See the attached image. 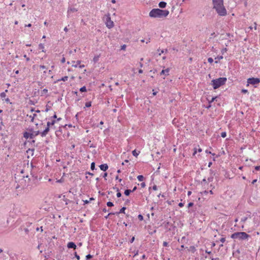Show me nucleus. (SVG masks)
<instances>
[{
  "mask_svg": "<svg viewBox=\"0 0 260 260\" xmlns=\"http://www.w3.org/2000/svg\"><path fill=\"white\" fill-rule=\"evenodd\" d=\"M213 8L215 9L217 14L221 16H224L227 14V11L223 5V0H212Z\"/></svg>",
  "mask_w": 260,
  "mask_h": 260,
  "instance_id": "obj_1",
  "label": "nucleus"
},
{
  "mask_svg": "<svg viewBox=\"0 0 260 260\" xmlns=\"http://www.w3.org/2000/svg\"><path fill=\"white\" fill-rule=\"evenodd\" d=\"M139 65H140V67L141 68H142V67H143V63H141V62H140V63H139Z\"/></svg>",
  "mask_w": 260,
  "mask_h": 260,
  "instance_id": "obj_59",
  "label": "nucleus"
},
{
  "mask_svg": "<svg viewBox=\"0 0 260 260\" xmlns=\"http://www.w3.org/2000/svg\"><path fill=\"white\" fill-rule=\"evenodd\" d=\"M178 206L180 207H182L184 206V204L182 203H179Z\"/></svg>",
  "mask_w": 260,
  "mask_h": 260,
  "instance_id": "obj_44",
  "label": "nucleus"
},
{
  "mask_svg": "<svg viewBox=\"0 0 260 260\" xmlns=\"http://www.w3.org/2000/svg\"><path fill=\"white\" fill-rule=\"evenodd\" d=\"M217 58H218L219 60H220L223 58V56H218L217 57ZM215 59H216V58Z\"/></svg>",
  "mask_w": 260,
  "mask_h": 260,
  "instance_id": "obj_45",
  "label": "nucleus"
},
{
  "mask_svg": "<svg viewBox=\"0 0 260 260\" xmlns=\"http://www.w3.org/2000/svg\"><path fill=\"white\" fill-rule=\"evenodd\" d=\"M197 149L195 148L194 150L193 155H194L197 153Z\"/></svg>",
  "mask_w": 260,
  "mask_h": 260,
  "instance_id": "obj_63",
  "label": "nucleus"
},
{
  "mask_svg": "<svg viewBox=\"0 0 260 260\" xmlns=\"http://www.w3.org/2000/svg\"><path fill=\"white\" fill-rule=\"evenodd\" d=\"M257 181L256 179L253 180L252 182V184H254Z\"/></svg>",
  "mask_w": 260,
  "mask_h": 260,
  "instance_id": "obj_56",
  "label": "nucleus"
},
{
  "mask_svg": "<svg viewBox=\"0 0 260 260\" xmlns=\"http://www.w3.org/2000/svg\"><path fill=\"white\" fill-rule=\"evenodd\" d=\"M137 189V187L135 186L134 187L133 189V190H131L132 192H134V191H135Z\"/></svg>",
  "mask_w": 260,
  "mask_h": 260,
  "instance_id": "obj_53",
  "label": "nucleus"
},
{
  "mask_svg": "<svg viewBox=\"0 0 260 260\" xmlns=\"http://www.w3.org/2000/svg\"><path fill=\"white\" fill-rule=\"evenodd\" d=\"M132 192V191L130 189H126L124 191V194L126 195V196H128L130 193Z\"/></svg>",
  "mask_w": 260,
  "mask_h": 260,
  "instance_id": "obj_21",
  "label": "nucleus"
},
{
  "mask_svg": "<svg viewBox=\"0 0 260 260\" xmlns=\"http://www.w3.org/2000/svg\"><path fill=\"white\" fill-rule=\"evenodd\" d=\"M168 245V243L166 242V241H164L163 242V246H167Z\"/></svg>",
  "mask_w": 260,
  "mask_h": 260,
  "instance_id": "obj_41",
  "label": "nucleus"
},
{
  "mask_svg": "<svg viewBox=\"0 0 260 260\" xmlns=\"http://www.w3.org/2000/svg\"><path fill=\"white\" fill-rule=\"evenodd\" d=\"M68 79V76H64V77L61 78L60 79H59L58 81H66Z\"/></svg>",
  "mask_w": 260,
  "mask_h": 260,
  "instance_id": "obj_22",
  "label": "nucleus"
},
{
  "mask_svg": "<svg viewBox=\"0 0 260 260\" xmlns=\"http://www.w3.org/2000/svg\"><path fill=\"white\" fill-rule=\"evenodd\" d=\"M137 178L139 181H142L144 178L142 175H139L138 176Z\"/></svg>",
  "mask_w": 260,
  "mask_h": 260,
  "instance_id": "obj_19",
  "label": "nucleus"
},
{
  "mask_svg": "<svg viewBox=\"0 0 260 260\" xmlns=\"http://www.w3.org/2000/svg\"><path fill=\"white\" fill-rule=\"evenodd\" d=\"M219 258H212V260H219Z\"/></svg>",
  "mask_w": 260,
  "mask_h": 260,
  "instance_id": "obj_64",
  "label": "nucleus"
},
{
  "mask_svg": "<svg viewBox=\"0 0 260 260\" xmlns=\"http://www.w3.org/2000/svg\"><path fill=\"white\" fill-rule=\"evenodd\" d=\"M146 186V184H145V183L144 182H142L141 183V186L142 187V188H144Z\"/></svg>",
  "mask_w": 260,
  "mask_h": 260,
  "instance_id": "obj_38",
  "label": "nucleus"
},
{
  "mask_svg": "<svg viewBox=\"0 0 260 260\" xmlns=\"http://www.w3.org/2000/svg\"><path fill=\"white\" fill-rule=\"evenodd\" d=\"M75 256L76 257V258L78 259V260H79L80 257V256L78 255L76 252H75Z\"/></svg>",
  "mask_w": 260,
  "mask_h": 260,
  "instance_id": "obj_34",
  "label": "nucleus"
},
{
  "mask_svg": "<svg viewBox=\"0 0 260 260\" xmlns=\"http://www.w3.org/2000/svg\"><path fill=\"white\" fill-rule=\"evenodd\" d=\"M215 99H216V97L212 98L211 100L210 101H209V103H211L214 102V101L215 100Z\"/></svg>",
  "mask_w": 260,
  "mask_h": 260,
  "instance_id": "obj_43",
  "label": "nucleus"
},
{
  "mask_svg": "<svg viewBox=\"0 0 260 260\" xmlns=\"http://www.w3.org/2000/svg\"><path fill=\"white\" fill-rule=\"evenodd\" d=\"M65 61H66L65 58H64V57H63V58H62V59L61 60V62L62 63H64V62H65Z\"/></svg>",
  "mask_w": 260,
  "mask_h": 260,
  "instance_id": "obj_47",
  "label": "nucleus"
},
{
  "mask_svg": "<svg viewBox=\"0 0 260 260\" xmlns=\"http://www.w3.org/2000/svg\"><path fill=\"white\" fill-rule=\"evenodd\" d=\"M157 92V91H154V90H153V95H155L156 94Z\"/></svg>",
  "mask_w": 260,
  "mask_h": 260,
  "instance_id": "obj_55",
  "label": "nucleus"
},
{
  "mask_svg": "<svg viewBox=\"0 0 260 260\" xmlns=\"http://www.w3.org/2000/svg\"><path fill=\"white\" fill-rule=\"evenodd\" d=\"M85 66L84 64H82V65H80L79 66V68H84Z\"/></svg>",
  "mask_w": 260,
  "mask_h": 260,
  "instance_id": "obj_62",
  "label": "nucleus"
},
{
  "mask_svg": "<svg viewBox=\"0 0 260 260\" xmlns=\"http://www.w3.org/2000/svg\"><path fill=\"white\" fill-rule=\"evenodd\" d=\"M226 78L221 77L216 79H213L211 81L212 85L214 89L219 88L220 86L224 85L226 81Z\"/></svg>",
  "mask_w": 260,
  "mask_h": 260,
  "instance_id": "obj_3",
  "label": "nucleus"
},
{
  "mask_svg": "<svg viewBox=\"0 0 260 260\" xmlns=\"http://www.w3.org/2000/svg\"><path fill=\"white\" fill-rule=\"evenodd\" d=\"M47 92H48V90L47 89H44L42 91V94H45V93H47Z\"/></svg>",
  "mask_w": 260,
  "mask_h": 260,
  "instance_id": "obj_32",
  "label": "nucleus"
},
{
  "mask_svg": "<svg viewBox=\"0 0 260 260\" xmlns=\"http://www.w3.org/2000/svg\"><path fill=\"white\" fill-rule=\"evenodd\" d=\"M64 30L65 31L67 32V31H68V28H67V27H65L64 28Z\"/></svg>",
  "mask_w": 260,
  "mask_h": 260,
  "instance_id": "obj_57",
  "label": "nucleus"
},
{
  "mask_svg": "<svg viewBox=\"0 0 260 260\" xmlns=\"http://www.w3.org/2000/svg\"><path fill=\"white\" fill-rule=\"evenodd\" d=\"M225 241V238H221L220 239V241L222 243H224Z\"/></svg>",
  "mask_w": 260,
  "mask_h": 260,
  "instance_id": "obj_36",
  "label": "nucleus"
},
{
  "mask_svg": "<svg viewBox=\"0 0 260 260\" xmlns=\"http://www.w3.org/2000/svg\"><path fill=\"white\" fill-rule=\"evenodd\" d=\"M44 45L43 44H40L39 45V49L42 50V52H45V50H44Z\"/></svg>",
  "mask_w": 260,
  "mask_h": 260,
  "instance_id": "obj_16",
  "label": "nucleus"
},
{
  "mask_svg": "<svg viewBox=\"0 0 260 260\" xmlns=\"http://www.w3.org/2000/svg\"><path fill=\"white\" fill-rule=\"evenodd\" d=\"M193 205V203H192V202H190V203H189L188 204V208L191 207H192Z\"/></svg>",
  "mask_w": 260,
  "mask_h": 260,
  "instance_id": "obj_39",
  "label": "nucleus"
},
{
  "mask_svg": "<svg viewBox=\"0 0 260 260\" xmlns=\"http://www.w3.org/2000/svg\"><path fill=\"white\" fill-rule=\"evenodd\" d=\"M247 86H248L249 84L255 85L258 84L260 83V79L258 78H250L247 79Z\"/></svg>",
  "mask_w": 260,
  "mask_h": 260,
  "instance_id": "obj_5",
  "label": "nucleus"
},
{
  "mask_svg": "<svg viewBox=\"0 0 260 260\" xmlns=\"http://www.w3.org/2000/svg\"><path fill=\"white\" fill-rule=\"evenodd\" d=\"M134 240H135V237H133L131 239V241H130V242H131V243H132L134 242Z\"/></svg>",
  "mask_w": 260,
  "mask_h": 260,
  "instance_id": "obj_50",
  "label": "nucleus"
},
{
  "mask_svg": "<svg viewBox=\"0 0 260 260\" xmlns=\"http://www.w3.org/2000/svg\"><path fill=\"white\" fill-rule=\"evenodd\" d=\"M91 106V102H86L85 103L86 107H90Z\"/></svg>",
  "mask_w": 260,
  "mask_h": 260,
  "instance_id": "obj_27",
  "label": "nucleus"
},
{
  "mask_svg": "<svg viewBox=\"0 0 260 260\" xmlns=\"http://www.w3.org/2000/svg\"><path fill=\"white\" fill-rule=\"evenodd\" d=\"M107 173H105L104 174L103 177L104 178H106L107 177Z\"/></svg>",
  "mask_w": 260,
  "mask_h": 260,
  "instance_id": "obj_60",
  "label": "nucleus"
},
{
  "mask_svg": "<svg viewBox=\"0 0 260 260\" xmlns=\"http://www.w3.org/2000/svg\"><path fill=\"white\" fill-rule=\"evenodd\" d=\"M152 188L153 190H156L157 189V186L156 185H154L153 187H152Z\"/></svg>",
  "mask_w": 260,
  "mask_h": 260,
  "instance_id": "obj_51",
  "label": "nucleus"
},
{
  "mask_svg": "<svg viewBox=\"0 0 260 260\" xmlns=\"http://www.w3.org/2000/svg\"><path fill=\"white\" fill-rule=\"evenodd\" d=\"M31 26V24H28L27 25H25V26L26 27H30Z\"/></svg>",
  "mask_w": 260,
  "mask_h": 260,
  "instance_id": "obj_61",
  "label": "nucleus"
},
{
  "mask_svg": "<svg viewBox=\"0 0 260 260\" xmlns=\"http://www.w3.org/2000/svg\"><path fill=\"white\" fill-rule=\"evenodd\" d=\"M221 136L222 137V138H225L226 136V132H222L221 134Z\"/></svg>",
  "mask_w": 260,
  "mask_h": 260,
  "instance_id": "obj_28",
  "label": "nucleus"
},
{
  "mask_svg": "<svg viewBox=\"0 0 260 260\" xmlns=\"http://www.w3.org/2000/svg\"><path fill=\"white\" fill-rule=\"evenodd\" d=\"M169 14L168 10H163L159 9H153L149 13L151 18H162L166 17Z\"/></svg>",
  "mask_w": 260,
  "mask_h": 260,
  "instance_id": "obj_2",
  "label": "nucleus"
},
{
  "mask_svg": "<svg viewBox=\"0 0 260 260\" xmlns=\"http://www.w3.org/2000/svg\"><path fill=\"white\" fill-rule=\"evenodd\" d=\"M107 205L108 206V207H112L114 206L113 203L111 202H107Z\"/></svg>",
  "mask_w": 260,
  "mask_h": 260,
  "instance_id": "obj_26",
  "label": "nucleus"
},
{
  "mask_svg": "<svg viewBox=\"0 0 260 260\" xmlns=\"http://www.w3.org/2000/svg\"><path fill=\"white\" fill-rule=\"evenodd\" d=\"M24 56V57H25V58H26V60H27V61H29V57H27L26 56V55H24V56Z\"/></svg>",
  "mask_w": 260,
  "mask_h": 260,
  "instance_id": "obj_48",
  "label": "nucleus"
},
{
  "mask_svg": "<svg viewBox=\"0 0 260 260\" xmlns=\"http://www.w3.org/2000/svg\"><path fill=\"white\" fill-rule=\"evenodd\" d=\"M100 168L101 170L106 171L108 169V166L107 164H103L100 166Z\"/></svg>",
  "mask_w": 260,
  "mask_h": 260,
  "instance_id": "obj_9",
  "label": "nucleus"
},
{
  "mask_svg": "<svg viewBox=\"0 0 260 260\" xmlns=\"http://www.w3.org/2000/svg\"><path fill=\"white\" fill-rule=\"evenodd\" d=\"M125 209H126V208H125V207H122V208L120 210L119 212H116V214H119V213H125V212H124V211H125Z\"/></svg>",
  "mask_w": 260,
  "mask_h": 260,
  "instance_id": "obj_17",
  "label": "nucleus"
},
{
  "mask_svg": "<svg viewBox=\"0 0 260 260\" xmlns=\"http://www.w3.org/2000/svg\"><path fill=\"white\" fill-rule=\"evenodd\" d=\"M169 71L170 69L169 68L166 69V70H162L160 72V75H165V76H168L169 75Z\"/></svg>",
  "mask_w": 260,
  "mask_h": 260,
  "instance_id": "obj_10",
  "label": "nucleus"
},
{
  "mask_svg": "<svg viewBox=\"0 0 260 260\" xmlns=\"http://www.w3.org/2000/svg\"><path fill=\"white\" fill-rule=\"evenodd\" d=\"M94 168H95V163L93 162L91 164V169L93 170L94 169Z\"/></svg>",
  "mask_w": 260,
  "mask_h": 260,
  "instance_id": "obj_29",
  "label": "nucleus"
},
{
  "mask_svg": "<svg viewBox=\"0 0 260 260\" xmlns=\"http://www.w3.org/2000/svg\"><path fill=\"white\" fill-rule=\"evenodd\" d=\"M139 153H140L139 151L138 152H137L136 150H133V152H132L133 155L134 156H136V157L138 156V155H139Z\"/></svg>",
  "mask_w": 260,
  "mask_h": 260,
  "instance_id": "obj_18",
  "label": "nucleus"
},
{
  "mask_svg": "<svg viewBox=\"0 0 260 260\" xmlns=\"http://www.w3.org/2000/svg\"><path fill=\"white\" fill-rule=\"evenodd\" d=\"M116 178V179H118L119 182H121V180H121V179H119V178H118V176H117L116 177V178Z\"/></svg>",
  "mask_w": 260,
  "mask_h": 260,
  "instance_id": "obj_54",
  "label": "nucleus"
},
{
  "mask_svg": "<svg viewBox=\"0 0 260 260\" xmlns=\"http://www.w3.org/2000/svg\"><path fill=\"white\" fill-rule=\"evenodd\" d=\"M208 61L209 62V63H212L213 62V59H212V58L211 57H209L208 58Z\"/></svg>",
  "mask_w": 260,
  "mask_h": 260,
  "instance_id": "obj_30",
  "label": "nucleus"
},
{
  "mask_svg": "<svg viewBox=\"0 0 260 260\" xmlns=\"http://www.w3.org/2000/svg\"><path fill=\"white\" fill-rule=\"evenodd\" d=\"M106 26L109 28H111L113 27L114 24L113 22L111 20L110 17L108 16L106 18Z\"/></svg>",
  "mask_w": 260,
  "mask_h": 260,
  "instance_id": "obj_6",
  "label": "nucleus"
},
{
  "mask_svg": "<svg viewBox=\"0 0 260 260\" xmlns=\"http://www.w3.org/2000/svg\"><path fill=\"white\" fill-rule=\"evenodd\" d=\"M125 47H126V45H123V46H121V49L122 50H124Z\"/></svg>",
  "mask_w": 260,
  "mask_h": 260,
  "instance_id": "obj_49",
  "label": "nucleus"
},
{
  "mask_svg": "<svg viewBox=\"0 0 260 260\" xmlns=\"http://www.w3.org/2000/svg\"><path fill=\"white\" fill-rule=\"evenodd\" d=\"M77 11V10L75 8H70L68 10V14L69 15L71 13H74Z\"/></svg>",
  "mask_w": 260,
  "mask_h": 260,
  "instance_id": "obj_12",
  "label": "nucleus"
},
{
  "mask_svg": "<svg viewBox=\"0 0 260 260\" xmlns=\"http://www.w3.org/2000/svg\"><path fill=\"white\" fill-rule=\"evenodd\" d=\"M92 257V256L90 254H88L86 256V258L87 259H90Z\"/></svg>",
  "mask_w": 260,
  "mask_h": 260,
  "instance_id": "obj_33",
  "label": "nucleus"
},
{
  "mask_svg": "<svg viewBox=\"0 0 260 260\" xmlns=\"http://www.w3.org/2000/svg\"><path fill=\"white\" fill-rule=\"evenodd\" d=\"M39 134H40V132L39 131L33 132L32 133H31L30 139L34 138L36 136H38Z\"/></svg>",
  "mask_w": 260,
  "mask_h": 260,
  "instance_id": "obj_11",
  "label": "nucleus"
},
{
  "mask_svg": "<svg viewBox=\"0 0 260 260\" xmlns=\"http://www.w3.org/2000/svg\"><path fill=\"white\" fill-rule=\"evenodd\" d=\"M116 196L118 198H120L121 196V193L120 192H118Z\"/></svg>",
  "mask_w": 260,
  "mask_h": 260,
  "instance_id": "obj_40",
  "label": "nucleus"
},
{
  "mask_svg": "<svg viewBox=\"0 0 260 260\" xmlns=\"http://www.w3.org/2000/svg\"><path fill=\"white\" fill-rule=\"evenodd\" d=\"M138 217H139V218L140 220L143 219V216H142V215H139Z\"/></svg>",
  "mask_w": 260,
  "mask_h": 260,
  "instance_id": "obj_52",
  "label": "nucleus"
},
{
  "mask_svg": "<svg viewBox=\"0 0 260 260\" xmlns=\"http://www.w3.org/2000/svg\"><path fill=\"white\" fill-rule=\"evenodd\" d=\"M81 63V61L80 60H78L77 61H72V67H74L75 68H77L78 66V64H80Z\"/></svg>",
  "mask_w": 260,
  "mask_h": 260,
  "instance_id": "obj_13",
  "label": "nucleus"
},
{
  "mask_svg": "<svg viewBox=\"0 0 260 260\" xmlns=\"http://www.w3.org/2000/svg\"><path fill=\"white\" fill-rule=\"evenodd\" d=\"M40 68L41 69H47L46 67V66H44V65H41V66H40Z\"/></svg>",
  "mask_w": 260,
  "mask_h": 260,
  "instance_id": "obj_42",
  "label": "nucleus"
},
{
  "mask_svg": "<svg viewBox=\"0 0 260 260\" xmlns=\"http://www.w3.org/2000/svg\"><path fill=\"white\" fill-rule=\"evenodd\" d=\"M49 131V127L47 126V127L45 128V129L41 133V136L44 137L46 136L48 132Z\"/></svg>",
  "mask_w": 260,
  "mask_h": 260,
  "instance_id": "obj_8",
  "label": "nucleus"
},
{
  "mask_svg": "<svg viewBox=\"0 0 260 260\" xmlns=\"http://www.w3.org/2000/svg\"><path fill=\"white\" fill-rule=\"evenodd\" d=\"M23 136L26 139H28L29 138L30 139L31 133L25 132L23 134Z\"/></svg>",
  "mask_w": 260,
  "mask_h": 260,
  "instance_id": "obj_15",
  "label": "nucleus"
},
{
  "mask_svg": "<svg viewBox=\"0 0 260 260\" xmlns=\"http://www.w3.org/2000/svg\"><path fill=\"white\" fill-rule=\"evenodd\" d=\"M139 73L140 74L142 73H143V70H142V69H140V70H139Z\"/></svg>",
  "mask_w": 260,
  "mask_h": 260,
  "instance_id": "obj_58",
  "label": "nucleus"
},
{
  "mask_svg": "<svg viewBox=\"0 0 260 260\" xmlns=\"http://www.w3.org/2000/svg\"><path fill=\"white\" fill-rule=\"evenodd\" d=\"M166 5L167 3L165 2H160L158 4L159 7L161 8H165L166 7Z\"/></svg>",
  "mask_w": 260,
  "mask_h": 260,
  "instance_id": "obj_14",
  "label": "nucleus"
},
{
  "mask_svg": "<svg viewBox=\"0 0 260 260\" xmlns=\"http://www.w3.org/2000/svg\"><path fill=\"white\" fill-rule=\"evenodd\" d=\"M81 92H85L86 91V88L85 86H83L80 89Z\"/></svg>",
  "mask_w": 260,
  "mask_h": 260,
  "instance_id": "obj_23",
  "label": "nucleus"
},
{
  "mask_svg": "<svg viewBox=\"0 0 260 260\" xmlns=\"http://www.w3.org/2000/svg\"><path fill=\"white\" fill-rule=\"evenodd\" d=\"M67 246L69 248H73L74 249H75L77 247L76 244L74 242H69L68 243Z\"/></svg>",
  "mask_w": 260,
  "mask_h": 260,
  "instance_id": "obj_7",
  "label": "nucleus"
},
{
  "mask_svg": "<svg viewBox=\"0 0 260 260\" xmlns=\"http://www.w3.org/2000/svg\"><path fill=\"white\" fill-rule=\"evenodd\" d=\"M36 116V114H33V116H32L31 115H30V118H31V121H33L34 120V119L35 118V117Z\"/></svg>",
  "mask_w": 260,
  "mask_h": 260,
  "instance_id": "obj_31",
  "label": "nucleus"
},
{
  "mask_svg": "<svg viewBox=\"0 0 260 260\" xmlns=\"http://www.w3.org/2000/svg\"><path fill=\"white\" fill-rule=\"evenodd\" d=\"M249 237L250 236L245 232H236L231 236V238L233 239H239L240 240H245Z\"/></svg>",
  "mask_w": 260,
  "mask_h": 260,
  "instance_id": "obj_4",
  "label": "nucleus"
},
{
  "mask_svg": "<svg viewBox=\"0 0 260 260\" xmlns=\"http://www.w3.org/2000/svg\"><path fill=\"white\" fill-rule=\"evenodd\" d=\"M0 96L1 97V98H4L6 96V93L3 92H2L1 94H0Z\"/></svg>",
  "mask_w": 260,
  "mask_h": 260,
  "instance_id": "obj_25",
  "label": "nucleus"
},
{
  "mask_svg": "<svg viewBox=\"0 0 260 260\" xmlns=\"http://www.w3.org/2000/svg\"><path fill=\"white\" fill-rule=\"evenodd\" d=\"M241 91L242 93H246L248 92V90L247 89H242Z\"/></svg>",
  "mask_w": 260,
  "mask_h": 260,
  "instance_id": "obj_37",
  "label": "nucleus"
},
{
  "mask_svg": "<svg viewBox=\"0 0 260 260\" xmlns=\"http://www.w3.org/2000/svg\"><path fill=\"white\" fill-rule=\"evenodd\" d=\"M99 56H94V58H93V61L94 62H97L98 61V60H99Z\"/></svg>",
  "mask_w": 260,
  "mask_h": 260,
  "instance_id": "obj_24",
  "label": "nucleus"
},
{
  "mask_svg": "<svg viewBox=\"0 0 260 260\" xmlns=\"http://www.w3.org/2000/svg\"><path fill=\"white\" fill-rule=\"evenodd\" d=\"M227 51V49L226 48H223L221 50V53L223 54L224 52H226Z\"/></svg>",
  "mask_w": 260,
  "mask_h": 260,
  "instance_id": "obj_35",
  "label": "nucleus"
},
{
  "mask_svg": "<svg viewBox=\"0 0 260 260\" xmlns=\"http://www.w3.org/2000/svg\"><path fill=\"white\" fill-rule=\"evenodd\" d=\"M55 122V120H52L51 122H49V121H48V122H47V126H49V127L50 125H53V124H54Z\"/></svg>",
  "mask_w": 260,
  "mask_h": 260,
  "instance_id": "obj_20",
  "label": "nucleus"
},
{
  "mask_svg": "<svg viewBox=\"0 0 260 260\" xmlns=\"http://www.w3.org/2000/svg\"><path fill=\"white\" fill-rule=\"evenodd\" d=\"M255 169L256 171H258V170H259V169H260V167H259V166H256V167H255Z\"/></svg>",
  "mask_w": 260,
  "mask_h": 260,
  "instance_id": "obj_46",
  "label": "nucleus"
}]
</instances>
